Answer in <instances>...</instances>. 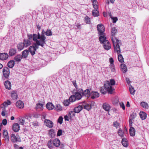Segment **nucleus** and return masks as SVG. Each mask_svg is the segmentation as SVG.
I'll return each instance as SVG.
<instances>
[{
  "label": "nucleus",
  "instance_id": "obj_1",
  "mask_svg": "<svg viewBox=\"0 0 149 149\" xmlns=\"http://www.w3.org/2000/svg\"><path fill=\"white\" fill-rule=\"evenodd\" d=\"M45 33L47 35V32L42 31L41 34L38 33L37 35L36 34H34L33 35L31 34H28V36L29 39L31 40L33 39V40L36 42L35 43V47L37 46H41L43 47L44 44L45 43V39L46 38L45 36ZM30 47H34L32 45Z\"/></svg>",
  "mask_w": 149,
  "mask_h": 149
},
{
  "label": "nucleus",
  "instance_id": "obj_2",
  "mask_svg": "<svg viewBox=\"0 0 149 149\" xmlns=\"http://www.w3.org/2000/svg\"><path fill=\"white\" fill-rule=\"evenodd\" d=\"M99 35L100 36L99 38V40L101 43L104 44V47H110L109 41L107 40L105 33H104L103 35Z\"/></svg>",
  "mask_w": 149,
  "mask_h": 149
},
{
  "label": "nucleus",
  "instance_id": "obj_3",
  "mask_svg": "<svg viewBox=\"0 0 149 149\" xmlns=\"http://www.w3.org/2000/svg\"><path fill=\"white\" fill-rule=\"evenodd\" d=\"M104 86L106 90L107 91L110 93L111 94L113 92V88L111 86L110 84L109 81H106L104 84Z\"/></svg>",
  "mask_w": 149,
  "mask_h": 149
},
{
  "label": "nucleus",
  "instance_id": "obj_4",
  "mask_svg": "<svg viewBox=\"0 0 149 149\" xmlns=\"http://www.w3.org/2000/svg\"><path fill=\"white\" fill-rule=\"evenodd\" d=\"M10 139L12 142L13 143L21 141V139L18 134H16L15 135L14 134H11L10 135Z\"/></svg>",
  "mask_w": 149,
  "mask_h": 149
},
{
  "label": "nucleus",
  "instance_id": "obj_5",
  "mask_svg": "<svg viewBox=\"0 0 149 149\" xmlns=\"http://www.w3.org/2000/svg\"><path fill=\"white\" fill-rule=\"evenodd\" d=\"M97 30L98 31V35H103L105 31L104 27L102 24H99L97 26Z\"/></svg>",
  "mask_w": 149,
  "mask_h": 149
},
{
  "label": "nucleus",
  "instance_id": "obj_6",
  "mask_svg": "<svg viewBox=\"0 0 149 149\" xmlns=\"http://www.w3.org/2000/svg\"><path fill=\"white\" fill-rule=\"evenodd\" d=\"M111 39L113 45V47H120L121 45V41L118 40L116 38L112 37Z\"/></svg>",
  "mask_w": 149,
  "mask_h": 149
},
{
  "label": "nucleus",
  "instance_id": "obj_7",
  "mask_svg": "<svg viewBox=\"0 0 149 149\" xmlns=\"http://www.w3.org/2000/svg\"><path fill=\"white\" fill-rule=\"evenodd\" d=\"M83 92V90L82 89H79L76 91L75 94L74 95L76 98L77 100H79L82 98V95L81 94Z\"/></svg>",
  "mask_w": 149,
  "mask_h": 149
},
{
  "label": "nucleus",
  "instance_id": "obj_8",
  "mask_svg": "<svg viewBox=\"0 0 149 149\" xmlns=\"http://www.w3.org/2000/svg\"><path fill=\"white\" fill-rule=\"evenodd\" d=\"M3 75L6 78H8L10 72L9 69L7 67H5L3 69Z\"/></svg>",
  "mask_w": 149,
  "mask_h": 149
},
{
  "label": "nucleus",
  "instance_id": "obj_9",
  "mask_svg": "<svg viewBox=\"0 0 149 149\" xmlns=\"http://www.w3.org/2000/svg\"><path fill=\"white\" fill-rule=\"evenodd\" d=\"M8 57V55L7 53H3L0 54V59L2 60H6Z\"/></svg>",
  "mask_w": 149,
  "mask_h": 149
},
{
  "label": "nucleus",
  "instance_id": "obj_10",
  "mask_svg": "<svg viewBox=\"0 0 149 149\" xmlns=\"http://www.w3.org/2000/svg\"><path fill=\"white\" fill-rule=\"evenodd\" d=\"M19 125L17 123H14L12 126L13 130L15 132H18L19 130Z\"/></svg>",
  "mask_w": 149,
  "mask_h": 149
},
{
  "label": "nucleus",
  "instance_id": "obj_11",
  "mask_svg": "<svg viewBox=\"0 0 149 149\" xmlns=\"http://www.w3.org/2000/svg\"><path fill=\"white\" fill-rule=\"evenodd\" d=\"M81 93L83 95L87 97H89L91 95V93L89 90L88 89H86L84 91H83V92Z\"/></svg>",
  "mask_w": 149,
  "mask_h": 149
},
{
  "label": "nucleus",
  "instance_id": "obj_12",
  "mask_svg": "<svg viewBox=\"0 0 149 149\" xmlns=\"http://www.w3.org/2000/svg\"><path fill=\"white\" fill-rule=\"evenodd\" d=\"M17 52L16 49L15 48H11L10 49L9 54L10 56H12L15 55Z\"/></svg>",
  "mask_w": 149,
  "mask_h": 149
},
{
  "label": "nucleus",
  "instance_id": "obj_13",
  "mask_svg": "<svg viewBox=\"0 0 149 149\" xmlns=\"http://www.w3.org/2000/svg\"><path fill=\"white\" fill-rule=\"evenodd\" d=\"M16 105L19 109L23 108L24 107V103L21 100L18 101L16 103Z\"/></svg>",
  "mask_w": 149,
  "mask_h": 149
},
{
  "label": "nucleus",
  "instance_id": "obj_14",
  "mask_svg": "<svg viewBox=\"0 0 149 149\" xmlns=\"http://www.w3.org/2000/svg\"><path fill=\"white\" fill-rule=\"evenodd\" d=\"M3 134L6 141H8L9 137L7 131L6 130H4L3 132Z\"/></svg>",
  "mask_w": 149,
  "mask_h": 149
},
{
  "label": "nucleus",
  "instance_id": "obj_15",
  "mask_svg": "<svg viewBox=\"0 0 149 149\" xmlns=\"http://www.w3.org/2000/svg\"><path fill=\"white\" fill-rule=\"evenodd\" d=\"M90 96H91L92 99H94L99 96V93L97 92L93 91L91 93Z\"/></svg>",
  "mask_w": 149,
  "mask_h": 149
},
{
  "label": "nucleus",
  "instance_id": "obj_16",
  "mask_svg": "<svg viewBox=\"0 0 149 149\" xmlns=\"http://www.w3.org/2000/svg\"><path fill=\"white\" fill-rule=\"evenodd\" d=\"M140 118L142 120L146 119L147 117L146 113L143 111H141L139 113Z\"/></svg>",
  "mask_w": 149,
  "mask_h": 149
},
{
  "label": "nucleus",
  "instance_id": "obj_17",
  "mask_svg": "<svg viewBox=\"0 0 149 149\" xmlns=\"http://www.w3.org/2000/svg\"><path fill=\"white\" fill-rule=\"evenodd\" d=\"M83 107L81 105H79L78 106L75 107L74 110L75 113H78L82 109Z\"/></svg>",
  "mask_w": 149,
  "mask_h": 149
},
{
  "label": "nucleus",
  "instance_id": "obj_18",
  "mask_svg": "<svg viewBox=\"0 0 149 149\" xmlns=\"http://www.w3.org/2000/svg\"><path fill=\"white\" fill-rule=\"evenodd\" d=\"M102 107L104 110L107 111H109L111 108L110 105L106 103L103 104Z\"/></svg>",
  "mask_w": 149,
  "mask_h": 149
},
{
  "label": "nucleus",
  "instance_id": "obj_19",
  "mask_svg": "<svg viewBox=\"0 0 149 149\" xmlns=\"http://www.w3.org/2000/svg\"><path fill=\"white\" fill-rule=\"evenodd\" d=\"M38 47H29V51L30 52L32 55H33L35 54L36 50Z\"/></svg>",
  "mask_w": 149,
  "mask_h": 149
},
{
  "label": "nucleus",
  "instance_id": "obj_20",
  "mask_svg": "<svg viewBox=\"0 0 149 149\" xmlns=\"http://www.w3.org/2000/svg\"><path fill=\"white\" fill-rule=\"evenodd\" d=\"M54 146L56 147H58L60 145V140L57 139H55L53 141Z\"/></svg>",
  "mask_w": 149,
  "mask_h": 149
},
{
  "label": "nucleus",
  "instance_id": "obj_21",
  "mask_svg": "<svg viewBox=\"0 0 149 149\" xmlns=\"http://www.w3.org/2000/svg\"><path fill=\"white\" fill-rule=\"evenodd\" d=\"M130 134L131 136H133L135 135V130L134 127H131L129 130Z\"/></svg>",
  "mask_w": 149,
  "mask_h": 149
},
{
  "label": "nucleus",
  "instance_id": "obj_22",
  "mask_svg": "<svg viewBox=\"0 0 149 149\" xmlns=\"http://www.w3.org/2000/svg\"><path fill=\"white\" fill-rule=\"evenodd\" d=\"M29 53V51L27 50H25L22 52V58H25L27 57Z\"/></svg>",
  "mask_w": 149,
  "mask_h": 149
},
{
  "label": "nucleus",
  "instance_id": "obj_23",
  "mask_svg": "<svg viewBox=\"0 0 149 149\" xmlns=\"http://www.w3.org/2000/svg\"><path fill=\"white\" fill-rule=\"evenodd\" d=\"M4 85L6 89L9 90L11 89V83L9 81H5Z\"/></svg>",
  "mask_w": 149,
  "mask_h": 149
},
{
  "label": "nucleus",
  "instance_id": "obj_24",
  "mask_svg": "<svg viewBox=\"0 0 149 149\" xmlns=\"http://www.w3.org/2000/svg\"><path fill=\"white\" fill-rule=\"evenodd\" d=\"M49 135L50 137L53 138L55 136V134L54 130L51 129L49 131Z\"/></svg>",
  "mask_w": 149,
  "mask_h": 149
},
{
  "label": "nucleus",
  "instance_id": "obj_25",
  "mask_svg": "<svg viewBox=\"0 0 149 149\" xmlns=\"http://www.w3.org/2000/svg\"><path fill=\"white\" fill-rule=\"evenodd\" d=\"M22 58V55L19 54L15 56L14 59L16 62H19L21 61Z\"/></svg>",
  "mask_w": 149,
  "mask_h": 149
},
{
  "label": "nucleus",
  "instance_id": "obj_26",
  "mask_svg": "<svg viewBox=\"0 0 149 149\" xmlns=\"http://www.w3.org/2000/svg\"><path fill=\"white\" fill-rule=\"evenodd\" d=\"M117 32V30L115 27L112 28L111 31V38L112 37H113V38H115L114 36Z\"/></svg>",
  "mask_w": 149,
  "mask_h": 149
},
{
  "label": "nucleus",
  "instance_id": "obj_27",
  "mask_svg": "<svg viewBox=\"0 0 149 149\" xmlns=\"http://www.w3.org/2000/svg\"><path fill=\"white\" fill-rule=\"evenodd\" d=\"M122 143L124 146L127 147L128 144L127 139L125 138H123L122 141Z\"/></svg>",
  "mask_w": 149,
  "mask_h": 149
},
{
  "label": "nucleus",
  "instance_id": "obj_28",
  "mask_svg": "<svg viewBox=\"0 0 149 149\" xmlns=\"http://www.w3.org/2000/svg\"><path fill=\"white\" fill-rule=\"evenodd\" d=\"M120 67L121 70L124 73H125L127 71V68L125 64H121Z\"/></svg>",
  "mask_w": 149,
  "mask_h": 149
},
{
  "label": "nucleus",
  "instance_id": "obj_29",
  "mask_svg": "<svg viewBox=\"0 0 149 149\" xmlns=\"http://www.w3.org/2000/svg\"><path fill=\"white\" fill-rule=\"evenodd\" d=\"M54 108L53 104L51 102L47 103V109L49 110H52Z\"/></svg>",
  "mask_w": 149,
  "mask_h": 149
},
{
  "label": "nucleus",
  "instance_id": "obj_30",
  "mask_svg": "<svg viewBox=\"0 0 149 149\" xmlns=\"http://www.w3.org/2000/svg\"><path fill=\"white\" fill-rule=\"evenodd\" d=\"M36 110L40 109L41 110L43 109V105L42 104L38 103L36 105Z\"/></svg>",
  "mask_w": 149,
  "mask_h": 149
},
{
  "label": "nucleus",
  "instance_id": "obj_31",
  "mask_svg": "<svg viewBox=\"0 0 149 149\" xmlns=\"http://www.w3.org/2000/svg\"><path fill=\"white\" fill-rule=\"evenodd\" d=\"M129 89L130 93L132 95H134L135 92V90L134 89V88L130 84L129 86Z\"/></svg>",
  "mask_w": 149,
  "mask_h": 149
},
{
  "label": "nucleus",
  "instance_id": "obj_32",
  "mask_svg": "<svg viewBox=\"0 0 149 149\" xmlns=\"http://www.w3.org/2000/svg\"><path fill=\"white\" fill-rule=\"evenodd\" d=\"M140 104L142 107L143 108L148 109L149 108L148 104L145 102H141Z\"/></svg>",
  "mask_w": 149,
  "mask_h": 149
},
{
  "label": "nucleus",
  "instance_id": "obj_33",
  "mask_svg": "<svg viewBox=\"0 0 149 149\" xmlns=\"http://www.w3.org/2000/svg\"><path fill=\"white\" fill-rule=\"evenodd\" d=\"M14 61L13 60H11L9 61L8 63V66L10 68H12L14 65Z\"/></svg>",
  "mask_w": 149,
  "mask_h": 149
},
{
  "label": "nucleus",
  "instance_id": "obj_34",
  "mask_svg": "<svg viewBox=\"0 0 149 149\" xmlns=\"http://www.w3.org/2000/svg\"><path fill=\"white\" fill-rule=\"evenodd\" d=\"M53 126V123L52 122L49 120L47 119V127L51 128Z\"/></svg>",
  "mask_w": 149,
  "mask_h": 149
},
{
  "label": "nucleus",
  "instance_id": "obj_35",
  "mask_svg": "<svg viewBox=\"0 0 149 149\" xmlns=\"http://www.w3.org/2000/svg\"><path fill=\"white\" fill-rule=\"evenodd\" d=\"M11 96L13 100L17 99L18 97V96L17 93L14 91H13L11 93Z\"/></svg>",
  "mask_w": 149,
  "mask_h": 149
},
{
  "label": "nucleus",
  "instance_id": "obj_36",
  "mask_svg": "<svg viewBox=\"0 0 149 149\" xmlns=\"http://www.w3.org/2000/svg\"><path fill=\"white\" fill-rule=\"evenodd\" d=\"M47 144L48 147L50 148H53V146H54L53 141H52L51 140H50L48 142Z\"/></svg>",
  "mask_w": 149,
  "mask_h": 149
},
{
  "label": "nucleus",
  "instance_id": "obj_37",
  "mask_svg": "<svg viewBox=\"0 0 149 149\" xmlns=\"http://www.w3.org/2000/svg\"><path fill=\"white\" fill-rule=\"evenodd\" d=\"M100 90V92L102 94H104L107 93V90H106L104 86L101 87Z\"/></svg>",
  "mask_w": 149,
  "mask_h": 149
},
{
  "label": "nucleus",
  "instance_id": "obj_38",
  "mask_svg": "<svg viewBox=\"0 0 149 149\" xmlns=\"http://www.w3.org/2000/svg\"><path fill=\"white\" fill-rule=\"evenodd\" d=\"M24 42L25 47H28L31 44L30 41L28 40H24Z\"/></svg>",
  "mask_w": 149,
  "mask_h": 149
},
{
  "label": "nucleus",
  "instance_id": "obj_39",
  "mask_svg": "<svg viewBox=\"0 0 149 149\" xmlns=\"http://www.w3.org/2000/svg\"><path fill=\"white\" fill-rule=\"evenodd\" d=\"M92 14L94 17H97L99 15V12L97 10H93Z\"/></svg>",
  "mask_w": 149,
  "mask_h": 149
},
{
  "label": "nucleus",
  "instance_id": "obj_40",
  "mask_svg": "<svg viewBox=\"0 0 149 149\" xmlns=\"http://www.w3.org/2000/svg\"><path fill=\"white\" fill-rule=\"evenodd\" d=\"M69 100L71 102H73L77 100L76 98L74 95H71L69 99Z\"/></svg>",
  "mask_w": 149,
  "mask_h": 149
},
{
  "label": "nucleus",
  "instance_id": "obj_41",
  "mask_svg": "<svg viewBox=\"0 0 149 149\" xmlns=\"http://www.w3.org/2000/svg\"><path fill=\"white\" fill-rule=\"evenodd\" d=\"M118 133L119 136L121 137H124V132L121 129H120L118 131Z\"/></svg>",
  "mask_w": 149,
  "mask_h": 149
},
{
  "label": "nucleus",
  "instance_id": "obj_42",
  "mask_svg": "<svg viewBox=\"0 0 149 149\" xmlns=\"http://www.w3.org/2000/svg\"><path fill=\"white\" fill-rule=\"evenodd\" d=\"M118 61L121 63H122L123 62V58L122 56L120 54H118Z\"/></svg>",
  "mask_w": 149,
  "mask_h": 149
},
{
  "label": "nucleus",
  "instance_id": "obj_43",
  "mask_svg": "<svg viewBox=\"0 0 149 149\" xmlns=\"http://www.w3.org/2000/svg\"><path fill=\"white\" fill-rule=\"evenodd\" d=\"M19 123L22 125H24L25 122V119L24 118H21L19 119Z\"/></svg>",
  "mask_w": 149,
  "mask_h": 149
},
{
  "label": "nucleus",
  "instance_id": "obj_44",
  "mask_svg": "<svg viewBox=\"0 0 149 149\" xmlns=\"http://www.w3.org/2000/svg\"><path fill=\"white\" fill-rule=\"evenodd\" d=\"M84 109L89 111L91 109V106L89 104H87L84 106Z\"/></svg>",
  "mask_w": 149,
  "mask_h": 149
},
{
  "label": "nucleus",
  "instance_id": "obj_45",
  "mask_svg": "<svg viewBox=\"0 0 149 149\" xmlns=\"http://www.w3.org/2000/svg\"><path fill=\"white\" fill-rule=\"evenodd\" d=\"M55 109L57 111H60L62 110V107L60 105L58 104L56 105Z\"/></svg>",
  "mask_w": 149,
  "mask_h": 149
},
{
  "label": "nucleus",
  "instance_id": "obj_46",
  "mask_svg": "<svg viewBox=\"0 0 149 149\" xmlns=\"http://www.w3.org/2000/svg\"><path fill=\"white\" fill-rule=\"evenodd\" d=\"M114 50L115 52H116L118 54L120 53V47H114Z\"/></svg>",
  "mask_w": 149,
  "mask_h": 149
},
{
  "label": "nucleus",
  "instance_id": "obj_47",
  "mask_svg": "<svg viewBox=\"0 0 149 149\" xmlns=\"http://www.w3.org/2000/svg\"><path fill=\"white\" fill-rule=\"evenodd\" d=\"M110 84L111 86H113L115 84V81L114 79H111L109 80Z\"/></svg>",
  "mask_w": 149,
  "mask_h": 149
},
{
  "label": "nucleus",
  "instance_id": "obj_48",
  "mask_svg": "<svg viewBox=\"0 0 149 149\" xmlns=\"http://www.w3.org/2000/svg\"><path fill=\"white\" fill-rule=\"evenodd\" d=\"M70 100H64L63 102V104L64 106H67L69 105L70 104Z\"/></svg>",
  "mask_w": 149,
  "mask_h": 149
},
{
  "label": "nucleus",
  "instance_id": "obj_49",
  "mask_svg": "<svg viewBox=\"0 0 149 149\" xmlns=\"http://www.w3.org/2000/svg\"><path fill=\"white\" fill-rule=\"evenodd\" d=\"M63 118L62 116H60L58 119V122L60 124H61L63 123Z\"/></svg>",
  "mask_w": 149,
  "mask_h": 149
},
{
  "label": "nucleus",
  "instance_id": "obj_50",
  "mask_svg": "<svg viewBox=\"0 0 149 149\" xmlns=\"http://www.w3.org/2000/svg\"><path fill=\"white\" fill-rule=\"evenodd\" d=\"M110 68L112 72H115V68L114 64H110Z\"/></svg>",
  "mask_w": 149,
  "mask_h": 149
},
{
  "label": "nucleus",
  "instance_id": "obj_51",
  "mask_svg": "<svg viewBox=\"0 0 149 149\" xmlns=\"http://www.w3.org/2000/svg\"><path fill=\"white\" fill-rule=\"evenodd\" d=\"M74 113H75L74 110V111H70L69 113L68 116L70 117H71L72 116H74L75 115Z\"/></svg>",
  "mask_w": 149,
  "mask_h": 149
},
{
  "label": "nucleus",
  "instance_id": "obj_52",
  "mask_svg": "<svg viewBox=\"0 0 149 149\" xmlns=\"http://www.w3.org/2000/svg\"><path fill=\"white\" fill-rule=\"evenodd\" d=\"M85 20L87 24H89L90 22V19L88 17H85Z\"/></svg>",
  "mask_w": 149,
  "mask_h": 149
},
{
  "label": "nucleus",
  "instance_id": "obj_53",
  "mask_svg": "<svg viewBox=\"0 0 149 149\" xmlns=\"http://www.w3.org/2000/svg\"><path fill=\"white\" fill-rule=\"evenodd\" d=\"M72 83L74 86L76 88V91H77V90H78L79 89H78V88L77 85L76 83V81H72Z\"/></svg>",
  "mask_w": 149,
  "mask_h": 149
},
{
  "label": "nucleus",
  "instance_id": "obj_54",
  "mask_svg": "<svg viewBox=\"0 0 149 149\" xmlns=\"http://www.w3.org/2000/svg\"><path fill=\"white\" fill-rule=\"evenodd\" d=\"M113 126L116 128H118L119 125V124L117 122H114L113 123Z\"/></svg>",
  "mask_w": 149,
  "mask_h": 149
},
{
  "label": "nucleus",
  "instance_id": "obj_55",
  "mask_svg": "<svg viewBox=\"0 0 149 149\" xmlns=\"http://www.w3.org/2000/svg\"><path fill=\"white\" fill-rule=\"evenodd\" d=\"M111 18L113 20V23H116L118 20V18L116 17H111Z\"/></svg>",
  "mask_w": 149,
  "mask_h": 149
},
{
  "label": "nucleus",
  "instance_id": "obj_56",
  "mask_svg": "<svg viewBox=\"0 0 149 149\" xmlns=\"http://www.w3.org/2000/svg\"><path fill=\"white\" fill-rule=\"evenodd\" d=\"M135 117V114L132 113L131 114L130 117V119L133 120Z\"/></svg>",
  "mask_w": 149,
  "mask_h": 149
},
{
  "label": "nucleus",
  "instance_id": "obj_57",
  "mask_svg": "<svg viewBox=\"0 0 149 149\" xmlns=\"http://www.w3.org/2000/svg\"><path fill=\"white\" fill-rule=\"evenodd\" d=\"M62 131L61 130H58L57 132V135L58 136H60L62 135Z\"/></svg>",
  "mask_w": 149,
  "mask_h": 149
},
{
  "label": "nucleus",
  "instance_id": "obj_58",
  "mask_svg": "<svg viewBox=\"0 0 149 149\" xmlns=\"http://www.w3.org/2000/svg\"><path fill=\"white\" fill-rule=\"evenodd\" d=\"M52 35V32L50 30H47V36H51Z\"/></svg>",
  "mask_w": 149,
  "mask_h": 149
},
{
  "label": "nucleus",
  "instance_id": "obj_59",
  "mask_svg": "<svg viewBox=\"0 0 149 149\" xmlns=\"http://www.w3.org/2000/svg\"><path fill=\"white\" fill-rule=\"evenodd\" d=\"M7 123V120L6 119H4L2 121V123L3 125H5Z\"/></svg>",
  "mask_w": 149,
  "mask_h": 149
},
{
  "label": "nucleus",
  "instance_id": "obj_60",
  "mask_svg": "<svg viewBox=\"0 0 149 149\" xmlns=\"http://www.w3.org/2000/svg\"><path fill=\"white\" fill-rule=\"evenodd\" d=\"M132 120H133L129 118V125L130 126H131L132 125V123H133Z\"/></svg>",
  "mask_w": 149,
  "mask_h": 149
},
{
  "label": "nucleus",
  "instance_id": "obj_61",
  "mask_svg": "<svg viewBox=\"0 0 149 149\" xmlns=\"http://www.w3.org/2000/svg\"><path fill=\"white\" fill-rule=\"evenodd\" d=\"M109 61L110 63V64H114V61L113 59L112 58H109Z\"/></svg>",
  "mask_w": 149,
  "mask_h": 149
},
{
  "label": "nucleus",
  "instance_id": "obj_62",
  "mask_svg": "<svg viewBox=\"0 0 149 149\" xmlns=\"http://www.w3.org/2000/svg\"><path fill=\"white\" fill-rule=\"evenodd\" d=\"M126 81L127 83V84L129 85H130V84L131 82L130 81L129 79L128 78H127L126 79Z\"/></svg>",
  "mask_w": 149,
  "mask_h": 149
},
{
  "label": "nucleus",
  "instance_id": "obj_63",
  "mask_svg": "<svg viewBox=\"0 0 149 149\" xmlns=\"http://www.w3.org/2000/svg\"><path fill=\"white\" fill-rule=\"evenodd\" d=\"M17 47H25L24 43L21 42L19 44V46L18 45Z\"/></svg>",
  "mask_w": 149,
  "mask_h": 149
},
{
  "label": "nucleus",
  "instance_id": "obj_64",
  "mask_svg": "<svg viewBox=\"0 0 149 149\" xmlns=\"http://www.w3.org/2000/svg\"><path fill=\"white\" fill-rule=\"evenodd\" d=\"M40 116V115L38 114H35L34 115L33 117L35 118H37Z\"/></svg>",
  "mask_w": 149,
  "mask_h": 149
}]
</instances>
